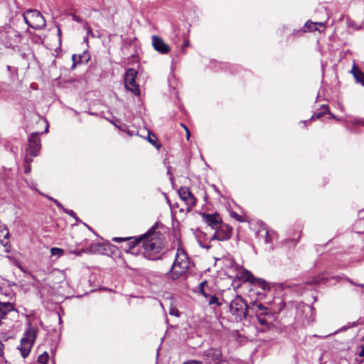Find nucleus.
Wrapping results in <instances>:
<instances>
[{
	"label": "nucleus",
	"instance_id": "f257e3e1",
	"mask_svg": "<svg viewBox=\"0 0 364 364\" xmlns=\"http://www.w3.org/2000/svg\"><path fill=\"white\" fill-rule=\"evenodd\" d=\"M156 228L152 227L146 233L143 235L142 245L144 249V256L151 260H155L159 258L162 250L159 242L155 240Z\"/></svg>",
	"mask_w": 364,
	"mask_h": 364
},
{
	"label": "nucleus",
	"instance_id": "f03ea898",
	"mask_svg": "<svg viewBox=\"0 0 364 364\" xmlns=\"http://www.w3.org/2000/svg\"><path fill=\"white\" fill-rule=\"evenodd\" d=\"M188 267L189 259L187 254L183 250L178 249L171 269L167 273L166 277L169 279L176 280L187 272Z\"/></svg>",
	"mask_w": 364,
	"mask_h": 364
},
{
	"label": "nucleus",
	"instance_id": "7ed1b4c3",
	"mask_svg": "<svg viewBox=\"0 0 364 364\" xmlns=\"http://www.w3.org/2000/svg\"><path fill=\"white\" fill-rule=\"evenodd\" d=\"M249 306L245 299L237 296L230 304V312L236 321H241L246 318Z\"/></svg>",
	"mask_w": 364,
	"mask_h": 364
},
{
	"label": "nucleus",
	"instance_id": "20e7f679",
	"mask_svg": "<svg viewBox=\"0 0 364 364\" xmlns=\"http://www.w3.org/2000/svg\"><path fill=\"white\" fill-rule=\"evenodd\" d=\"M36 328L30 325L24 333L23 337L21 340L20 346L18 348L22 357L26 358L28 355L36 341Z\"/></svg>",
	"mask_w": 364,
	"mask_h": 364
},
{
	"label": "nucleus",
	"instance_id": "39448f33",
	"mask_svg": "<svg viewBox=\"0 0 364 364\" xmlns=\"http://www.w3.org/2000/svg\"><path fill=\"white\" fill-rule=\"evenodd\" d=\"M23 18L27 25L34 29H41L46 26V20L37 10H27L23 14Z\"/></svg>",
	"mask_w": 364,
	"mask_h": 364
},
{
	"label": "nucleus",
	"instance_id": "423d86ee",
	"mask_svg": "<svg viewBox=\"0 0 364 364\" xmlns=\"http://www.w3.org/2000/svg\"><path fill=\"white\" fill-rule=\"evenodd\" d=\"M136 76L137 72L134 69H128L124 75V85L128 90L134 95L139 96L140 95V90L139 85L136 83Z\"/></svg>",
	"mask_w": 364,
	"mask_h": 364
},
{
	"label": "nucleus",
	"instance_id": "0eeeda50",
	"mask_svg": "<svg viewBox=\"0 0 364 364\" xmlns=\"http://www.w3.org/2000/svg\"><path fill=\"white\" fill-rule=\"evenodd\" d=\"M232 228L226 223H222L215 230L211 237V240L226 241L230 239L232 235Z\"/></svg>",
	"mask_w": 364,
	"mask_h": 364
},
{
	"label": "nucleus",
	"instance_id": "6e6552de",
	"mask_svg": "<svg viewBox=\"0 0 364 364\" xmlns=\"http://www.w3.org/2000/svg\"><path fill=\"white\" fill-rule=\"evenodd\" d=\"M38 132H33L31 134L28 139V147L26 149V152L28 153L31 156H38L41 149V139Z\"/></svg>",
	"mask_w": 364,
	"mask_h": 364
},
{
	"label": "nucleus",
	"instance_id": "1a4fd4ad",
	"mask_svg": "<svg viewBox=\"0 0 364 364\" xmlns=\"http://www.w3.org/2000/svg\"><path fill=\"white\" fill-rule=\"evenodd\" d=\"M180 198L187 205V210H190L196 204V199L188 187H181L178 190Z\"/></svg>",
	"mask_w": 364,
	"mask_h": 364
},
{
	"label": "nucleus",
	"instance_id": "9d476101",
	"mask_svg": "<svg viewBox=\"0 0 364 364\" xmlns=\"http://www.w3.org/2000/svg\"><path fill=\"white\" fill-rule=\"evenodd\" d=\"M200 215L203 220L213 230H215L218 226L223 223L222 218L218 213H201Z\"/></svg>",
	"mask_w": 364,
	"mask_h": 364
},
{
	"label": "nucleus",
	"instance_id": "9b49d317",
	"mask_svg": "<svg viewBox=\"0 0 364 364\" xmlns=\"http://www.w3.org/2000/svg\"><path fill=\"white\" fill-rule=\"evenodd\" d=\"M260 313L257 315L259 326L257 329L261 332H265L274 328L272 321H274V315H269V316H262Z\"/></svg>",
	"mask_w": 364,
	"mask_h": 364
},
{
	"label": "nucleus",
	"instance_id": "f8f14e48",
	"mask_svg": "<svg viewBox=\"0 0 364 364\" xmlns=\"http://www.w3.org/2000/svg\"><path fill=\"white\" fill-rule=\"evenodd\" d=\"M152 46L154 49L161 54H167L170 51V47L159 36H153Z\"/></svg>",
	"mask_w": 364,
	"mask_h": 364
},
{
	"label": "nucleus",
	"instance_id": "ddd939ff",
	"mask_svg": "<svg viewBox=\"0 0 364 364\" xmlns=\"http://www.w3.org/2000/svg\"><path fill=\"white\" fill-rule=\"evenodd\" d=\"M243 278L246 281H248L255 285H257L263 290H265L267 287V284L264 279L255 277L250 271H245L244 272Z\"/></svg>",
	"mask_w": 364,
	"mask_h": 364
},
{
	"label": "nucleus",
	"instance_id": "4468645a",
	"mask_svg": "<svg viewBox=\"0 0 364 364\" xmlns=\"http://www.w3.org/2000/svg\"><path fill=\"white\" fill-rule=\"evenodd\" d=\"M0 243L5 247L6 252H10L9 231L4 225H0Z\"/></svg>",
	"mask_w": 364,
	"mask_h": 364
},
{
	"label": "nucleus",
	"instance_id": "2eb2a0df",
	"mask_svg": "<svg viewBox=\"0 0 364 364\" xmlns=\"http://www.w3.org/2000/svg\"><path fill=\"white\" fill-rule=\"evenodd\" d=\"M113 241L117 242H125V241H129V247L130 249L134 248L136 245L139 244L140 242H143V235L140 239H135L132 237H114L112 239Z\"/></svg>",
	"mask_w": 364,
	"mask_h": 364
},
{
	"label": "nucleus",
	"instance_id": "dca6fc26",
	"mask_svg": "<svg viewBox=\"0 0 364 364\" xmlns=\"http://www.w3.org/2000/svg\"><path fill=\"white\" fill-rule=\"evenodd\" d=\"M205 355L207 358H211L213 360L218 361L221 358L222 353L219 349L210 348L205 352Z\"/></svg>",
	"mask_w": 364,
	"mask_h": 364
},
{
	"label": "nucleus",
	"instance_id": "f3484780",
	"mask_svg": "<svg viewBox=\"0 0 364 364\" xmlns=\"http://www.w3.org/2000/svg\"><path fill=\"white\" fill-rule=\"evenodd\" d=\"M352 73L356 81L364 86V73L355 67H353Z\"/></svg>",
	"mask_w": 364,
	"mask_h": 364
},
{
	"label": "nucleus",
	"instance_id": "a211bd4d",
	"mask_svg": "<svg viewBox=\"0 0 364 364\" xmlns=\"http://www.w3.org/2000/svg\"><path fill=\"white\" fill-rule=\"evenodd\" d=\"M251 309L256 315L260 311H265V306L261 303L255 301L252 305Z\"/></svg>",
	"mask_w": 364,
	"mask_h": 364
},
{
	"label": "nucleus",
	"instance_id": "6ab92c4d",
	"mask_svg": "<svg viewBox=\"0 0 364 364\" xmlns=\"http://www.w3.org/2000/svg\"><path fill=\"white\" fill-rule=\"evenodd\" d=\"M316 25L324 26L325 23H314L311 21H309L306 23L305 26L307 27L310 31H316L317 30L316 27L315 26Z\"/></svg>",
	"mask_w": 364,
	"mask_h": 364
},
{
	"label": "nucleus",
	"instance_id": "aec40b11",
	"mask_svg": "<svg viewBox=\"0 0 364 364\" xmlns=\"http://www.w3.org/2000/svg\"><path fill=\"white\" fill-rule=\"evenodd\" d=\"M207 302L210 304V305H212V304H215L217 306H221V303L219 302L218 301V297L216 296V295H211V296H209V297L208 298V299L206 300Z\"/></svg>",
	"mask_w": 364,
	"mask_h": 364
},
{
	"label": "nucleus",
	"instance_id": "412c9836",
	"mask_svg": "<svg viewBox=\"0 0 364 364\" xmlns=\"http://www.w3.org/2000/svg\"><path fill=\"white\" fill-rule=\"evenodd\" d=\"M48 354L46 352H44L41 355H40L38 358V363L41 364H47L48 361Z\"/></svg>",
	"mask_w": 364,
	"mask_h": 364
},
{
	"label": "nucleus",
	"instance_id": "4be33fe9",
	"mask_svg": "<svg viewBox=\"0 0 364 364\" xmlns=\"http://www.w3.org/2000/svg\"><path fill=\"white\" fill-rule=\"evenodd\" d=\"M63 250L58 247H52L50 252L52 255H58V257L63 255Z\"/></svg>",
	"mask_w": 364,
	"mask_h": 364
},
{
	"label": "nucleus",
	"instance_id": "5701e85b",
	"mask_svg": "<svg viewBox=\"0 0 364 364\" xmlns=\"http://www.w3.org/2000/svg\"><path fill=\"white\" fill-rule=\"evenodd\" d=\"M148 141L154 146L157 149H159L161 146V144H159L156 140V139L152 138L149 134L148 136Z\"/></svg>",
	"mask_w": 364,
	"mask_h": 364
},
{
	"label": "nucleus",
	"instance_id": "b1692460",
	"mask_svg": "<svg viewBox=\"0 0 364 364\" xmlns=\"http://www.w3.org/2000/svg\"><path fill=\"white\" fill-rule=\"evenodd\" d=\"M259 313H260L261 314H262V316H266V317H267V316H269V315H274V314H272V313L269 310V309H268L267 306H265V311H259V312L256 314V316H257V315H258Z\"/></svg>",
	"mask_w": 364,
	"mask_h": 364
},
{
	"label": "nucleus",
	"instance_id": "393cba45",
	"mask_svg": "<svg viewBox=\"0 0 364 364\" xmlns=\"http://www.w3.org/2000/svg\"><path fill=\"white\" fill-rule=\"evenodd\" d=\"M84 28L86 29L87 36L95 37L91 27L88 25L87 22L84 25Z\"/></svg>",
	"mask_w": 364,
	"mask_h": 364
},
{
	"label": "nucleus",
	"instance_id": "a878e982",
	"mask_svg": "<svg viewBox=\"0 0 364 364\" xmlns=\"http://www.w3.org/2000/svg\"><path fill=\"white\" fill-rule=\"evenodd\" d=\"M72 59L73 61V68H74V67H75L77 63H79L80 62L81 56L80 55L77 56L76 55H73Z\"/></svg>",
	"mask_w": 364,
	"mask_h": 364
},
{
	"label": "nucleus",
	"instance_id": "bb28decb",
	"mask_svg": "<svg viewBox=\"0 0 364 364\" xmlns=\"http://www.w3.org/2000/svg\"><path fill=\"white\" fill-rule=\"evenodd\" d=\"M33 156H30L28 153L26 152L24 162L27 165H29L33 161Z\"/></svg>",
	"mask_w": 364,
	"mask_h": 364
},
{
	"label": "nucleus",
	"instance_id": "cd10ccee",
	"mask_svg": "<svg viewBox=\"0 0 364 364\" xmlns=\"http://www.w3.org/2000/svg\"><path fill=\"white\" fill-rule=\"evenodd\" d=\"M327 111H328V108L323 107V111L322 112L317 113L316 116L313 115L311 118V120L314 119L315 118H316V119L320 118L323 115V114L326 113Z\"/></svg>",
	"mask_w": 364,
	"mask_h": 364
},
{
	"label": "nucleus",
	"instance_id": "c85d7f7f",
	"mask_svg": "<svg viewBox=\"0 0 364 364\" xmlns=\"http://www.w3.org/2000/svg\"><path fill=\"white\" fill-rule=\"evenodd\" d=\"M169 314L173 316H178L179 313L176 308L175 307H171L169 309Z\"/></svg>",
	"mask_w": 364,
	"mask_h": 364
},
{
	"label": "nucleus",
	"instance_id": "c756f323",
	"mask_svg": "<svg viewBox=\"0 0 364 364\" xmlns=\"http://www.w3.org/2000/svg\"><path fill=\"white\" fill-rule=\"evenodd\" d=\"M48 199H50V200L53 201L55 203V204L58 206V208H62L63 210V205L56 199L52 198V197H48Z\"/></svg>",
	"mask_w": 364,
	"mask_h": 364
},
{
	"label": "nucleus",
	"instance_id": "7c9ffc66",
	"mask_svg": "<svg viewBox=\"0 0 364 364\" xmlns=\"http://www.w3.org/2000/svg\"><path fill=\"white\" fill-rule=\"evenodd\" d=\"M181 125L184 128V129L186 130V139L187 140H189L190 139V137H191V132L189 131V129H188V127L184 125L183 124H181Z\"/></svg>",
	"mask_w": 364,
	"mask_h": 364
},
{
	"label": "nucleus",
	"instance_id": "2f4dec72",
	"mask_svg": "<svg viewBox=\"0 0 364 364\" xmlns=\"http://www.w3.org/2000/svg\"><path fill=\"white\" fill-rule=\"evenodd\" d=\"M183 364H203V362L196 360H190L184 362Z\"/></svg>",
	"mask_w": 364,
	"mask_h": 364
},
{
	"label": "nucleus",
	"instance_id": "473e14b6",
	"mask_svg": "<svg viewBox=\"0 0 364 364\" xmlns=\"http://www.w3.org/2000/svg\"><path fill=\"white\" fill-rule=\"evenodd\" d=\"M63 211L67 213L68 215H69L70 216L73 217V218H75V213H74L73 210H68V209H65V208H63Z\"/></svg>",
	"mask_w": 364,
	"mask_h": 364
},
{
	"label": "nucleus",
	"instance_id": "72a5a7b5",
	"mask_svg": "<svg viewBox=\"0 0 364 364\" xmlns=\"http://www.w3.org/2000/svg\"><path fill=\"white\" fill-rule=\"evenodd\" d=\"M72 18H73V20L76 22L81 23L82 21L81 17H80L75 14H72Z\"/></svg>",
	"mask_w": 364,
	"mask_h": 364
},
{
	"label": "nucleus",
	"instance_id": "f704fd0d",
	"mask_svg": "<svg viewBox=\"0 0 364 364\" xmlns=\"http://www.w3.org/2000/svg\"><path fill=\"white\" fill-rule=\"evenodd\" d=\"M203 284H200V293L206 298V300L208 299V298L209 297L210 295L207 294L205 291H204V289L203 287Z\"/></svg>",
	"mask_w": 364,
	"mask_h": 364
},
{
	"label": "nucleus",
	"instance_id": "c9c22d12",
	"mask_svg": "<svg viewBox=\"0 0 364 364\" xmlns=\"http://www.w3.org/2000/svg\"><path fill=\"white\" fill-rule=\"evenodd\" d=\"M4 355V344L0 341V358Z\"/></svg>",
	"mask_w": 364,
	"mask_h": 364
},
{
	"label": "nucleus",
	"instance_id": "e433bc0d",
	"mask_svg": "<svg viewBox=\"0 0 364 364\" xmlns=\"http://www.w3.org/2000/svg\"><path fill=\"white\" fill-rule=\"evenodd\" d=\"M271 242V239H270V237L269 235V233L268 232H266L265 233V242L266 243H269Z\"/></svg>",
	"mask_w": 364,
	"mask_h": 364
},
{
	"label": "nucleus",
	"instance_id": "4c0bfd02",
	"mask_svg": "<svg viewBox=\"0 0 364 364\" xmlns=\"http://www.w3.org/2000/svg\"><path fill=\"white\" fill-rule=\"evenodd\" d=\"M360 348L361 349H360V352L358 353V355L360 357H364V346H362L360 347Z\"/></svg>",
	"mask_w": 364,
	"mask_h": 364
},
{
	"label": "nucleus",
	"instance_id": "58836bf2",
	"mask_svg": "<svg viewBox=\"0 0 364 364\" xmlns=\"http://www.w3.org/2000/svg\"><path fill=\"white\" fill-rule=\"evenodd\" d=\"M189 46V41H185L183 43V49H184L186 47H188Z\"/></svg>",
	"mask_w": 364,
	"mask_h": 364
},
{
	"label": "nucleus",
	"instance_id": "ea45409f",
	"mask_svg": "<svg viewBox=\"0 0 364 364\" xmlns=\"http://www.w3.org/2000/svg\"><path fill=\"white\" fill-rule=\"evenodd\" d=\"M58 36L59 37V41H60V38H61V30L59 27H58Z\"/></svg>",
	"mask_w": 364,
	"mask_h": 364
},
{
	"label": "nucleus",
	"instance_id": "a19ab883",
	"mask_svg": "<svg viewBox=\"0 0 364 364\" xmlns=\"http://www.w3.org/2000/svg\"><path fill=\"white\" fill-rule=\"evenodd\" d=\"M31 171V168L29 167V165H28L27 166L25 167V171L24 172L26 173H28Z\"/></svg>",
	"mask_w": 364,
	"mask_h": 364
},
{
	"label": "nucleus",
	"instance_id": "79ce46f5",
	"mask_svg": "<svg viewBox=\"0 0 364 364\" xmlns=\"http://www.w3.org/2000/svg\"><path fill=\"white\" fill-rule=\"evenodd\" d=\"M348 281L350 284H351L352 285H354V286H357L358 283L353 282V280L350 279H348Z\"/></svg>",
	"mask_w": 364,
	"mask_h": 364
},
{
	"label": "nucleus",
	"instance_id": "37998d69",
	"mask_svg": "<svg viewBox=\"0 0 364 364\" xmlns=\"http://www.w3.org/2000/svg\"><path fill=\"white\" fill-rule=\"evenodd\" d=\"M357 287H364V284H358Z\"/></svg>",
	"mask_w": 364,
	"mask_h": 364
},
{
	"label": "nucleus",
	"instance_id": "c03bdc74",
	"mask_svg": "<svg viewBox=\"0 0 364 364\" xmlns=\"http://www.w3.org/2000/svg\"><path fill=\"white\" fill-rule=\"evenodd\" d=\"M74 254H76L77 255H80V252H73Z\"/></svg>",
	"mask_w": 364,
	"mask_h": 364
},
{
	"label": "nucleus",
	"instance_id": "a18cd8bd",
	"mask_svg": "<svg viewBox=\"0 0 364 364\" xmlns=\"http://www.w3.org/2000/svg\"><path fill=\"white\" fill-rule=\"evenodd\" d=\"M48 131V127H47L45 132H47Z\"/></svg>",
	"mask_w": 364,
	"mask_h": 364
},
{
	"label": "nucleus",
	"instance_id": "49530a36",
	"mask_svg": "<svg viewBox=\"0 0 364 364\" xmlns=\"http://www.w3.org/2000/svg\"><path fill=\"white\" fill-rule=\"evenodd\" d=\"M7 69H8V70H10V69H11V66L8 65V66H7Z\"/></svg>",
	"mask_w": 364,
	"mask_h": 364
}]
</instances>
